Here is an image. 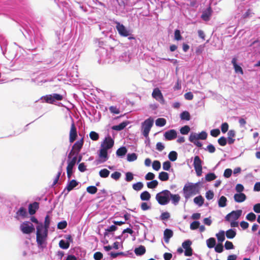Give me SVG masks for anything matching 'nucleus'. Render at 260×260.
Listing matches in <instances>:
<instances>
[{
  "instance_id": "18",
  "label": "nucleus",
  "mask_w": 260,
  "mask_h": 260,
  "mask_svg": "<svg viewBox=\"0 0 260 260\" xmlns=\"http://www.w3.org/2000/svg\"><path fill=\"white\" fill-rule=\"evenodd\" d=\"M237 57L236 56H234L232 59L231 63L233 66L235 73L240 74L242 75L244 74L243 70L241 65L237 63Z\"/></svg>"
},
{
  "instance_id": "2",
  "label": "nucleus",
  "mask_w": 260,
  "mask_h": 260,
  "mask_svg": "<svg viewBox=\"0 0 260 260\" xmlns=\"http://www.w3.org/2000/svg\"><path fill=\"white\" fill-rule=\"evenodd\" d=\"M8 42L6 40L0 41V47L3 54L9 60L16 63L19 59L21 60V55L16 51L15 48H10L7 51Z\"/></svg>"
},
{
  "instance_id": "48",
  "label": "nucleus",
  "mask_w": 260,
  "mask_h": 260,
  "mask_svg": "<svg viewBox=\"0 0 260 260\" xmlns=\"http://www.w3.org/2000/svg\"><path fill=\"white\" fill-rule=\"evenodd\" d=\"M51 221V217L47 214L45 217L44 223L42 222V224L43 226L49 229Z\"/></svg>"
},
{
  "instance_id": "26",
  "label": "nucleus",
  "mask_w": 260,
  "mask_h": 260,
  "mask_svg": "<svg viewBox=\"0 0 260 260\" xmlns=\"http://www.w3.org/2000/svg\"><path fill=\"white\" fill-rule=\"evenodd\" d=\"M129 123L130 122L129 121L124 120L118 124L113 125L111 127V129L112 130L116 131L118 132L121 131L124 129L128 125V124H129Z\"/></svg>"
},
{
  "instance_id": "28",
  "label": "nucleus",
  "mask_w": 260,
  "mask_h": 260,
  "mask_svg": "<svg viewBox=\"0 0 260 260\" xmlns=\"http://www.w3.org/2000/svg\"><path fill=\"white\" fill-rule=\"evenodd\" d=\"M173 236V231L170 229H166L164 232V239L166 243H169L170 239Z\"/></svg>"
},
{
  "instance_id": "22",
  "label": "nucleus",
  "mask_w": 260,
  "mask_h": 260,
  "mask_svg": "<svg viewBox=\"0 0 260 260\" xmlns=\"http://www.w3.org/2000/svg\"><path fill=\"white\" fill-rule=\"evenodd\" d=\"M29 213L27 210L24 207H21L16 212L15 217L18 219L19 217L23 219L28 217Z\"/></svg>"
},
{
  "instance_id": "38",
  "label": "nucleus",
  "mask_w": 260,
  "mask_h": 260,
  "mask_svg": "<svg viewBox=\"0 0 260 260\" xmlns=\"http://www.w3.org/2000/svg\"><path fill=\"white\" fill-rule=\"evenodd\" d=\"M180 118L182 120L189 121L191 119V116L188 111L185 110L180 114Z\"/></svg>"
},
{
  "instance_id": "58",
  "label": "nucleus",
  "mask_w": 260,
  "mask_h": 260,
  "mask_svg": "<svg viewBox=\"0 0 260 260\" xmlns=\"http://www.w3.org/2000/svg\"><path fill=\"white\" fill-rule=\"evenodd\" d=\"M170 218V214L168 211L161 213L159 219L162 221H167Z\"/></svg>"
},
{
  "instance_id": "29",
  "label": "nucleus",
  "mask_w": 260,
  "mask_h": 260,
  "mask_svg": "<svg viewBox=\"0 0 260 260\" xmlns=\"http://www.w3.org/2000/svg\"><path fill=\"white\" fill-rule=\"evenodd\" d=\"M246 199L247 197L244 193H236L234 195V201L237 203L243 202Z\"/></svg>"
},
{
  "instance_id": "21",
  "label": "nucleus",
  "mask_w": 260,
  "mask_h": 260,
  "mask_svg": "<svg viewBox=\"0 0 260 260\" xmlns=\"http://www.w3.org/2000/svg\"><path fill=\"white\" fill-rule=\"evenodd\" d=\"M208 134L206 131H203L199 134H197L196 133L191 132L190 134V139H201L202 140H205L207 138Z\"/></svg>"
},
{
  "instance_id": "44",
  "label": "nucleus",
  "mask_w": 260,
  "mask_h": 260,
  "mask_svg": "<svg viewBox=\"0 0 260 260\" xmlns=\"http://www.w3.org/2000/svg\"><path fill=\"white\" fill-rule=\"evenodd\" d=\"M158 178L161 181H166L169 179V174L166 172L162 171L159 173Z\"/></svg>"
},
{
  "instance_id": "40",
  "label": "nucleus",
  "mask_w": 260,
  "mask_h": 260,
  "mask_svg": "<svg viewBox=\"0 0 260 260\" xmlns=\"http://www.w3.org/2000/svg\"><path fill=\"white\" fill-rule=\"evenodd\" d=\"M162 95H163L162 93L159 88H155L153 89V92L152 93V96L153 99L157 100L160 97H161Z\"/></svg>"
},
{
  "instance_id": "31",
  "label": "nucleus",
  "mask_w": 260,
  "mask_h": 260,
  "mask_svg": "<svg viewBox=\"0 0 260 260\" xmlns=\"http://www.w3.org/2000/svg\"><path fill=\"white\" fill-rule=\"evenodd\" d=\"M180 196L178 194H173L170 192L169 196V202L171 201L172 203L174 205H177L180 200Z\"/></svg>"
},
{
  "instance_id": "63",
  "label": "nucleus",
  "mask_w": 260,
  "mask_h": 260,
  "mask_svg": "<svg viewBox=\"0 0 260 260\" xmlns=\"http://www.w3.org/2000/svg\"><path fill=\"white\" fill-rule=\"evenodd\" d=\"M89 137L92 141H95L99 139L100 136L99 133L94 131H91L89 133Z\"/></svg>"
},
{
  "instance_id": "23",
  "label": "nucleus",
  "mask_w": 260,
  "mask_h": 260,
  "mask_svg": "<svg viewBox=\"0 0 260 260\" xmlns=\"http://www.w3.org/2000/svg\"><path fill=\"white\" fill-rule=\"evenodd\" d=\"M48 237H36V242L39 248L43 249L46 247Z\"/></svg>"
},
{
  "instance_id": "36",
  "label": "nucleus",
  "mask_w": 260,
  "mask_h": 260,
  "mask_svg": "<svg viewBox=\"0 0 260 260\" xmlns=\"http://www.w3.org/2000/svg\"><path fill=\"white\" fill-rule=\"evenodd\" d=\"M204 201L205 199L201 195L196 197L193 199L194 203L198 205L199 207L202 206L204 203Z\"/></svg>"
},
{
  "instance_id": "64",
  "label": "nucleus",
  "mask_w": 260,
  "mask_h": 260,
  "mask_svg": "<svg viewBox=\"0 0 260 260\" xmlns=\"http://www.w3.org/2000/svg\"><path fill=\"white\" fill-rule=\"evenodd\" d=\"M217 142L218 144L221 146H224L227 144L226 137L224 136H221L218 140Z\"/></svg>"
},
{
  "instance_id": "35",
  "label": "nucleus",
  "mask_w": 260,
  "mask_h": 260,
  "mask_svg": "<svg viewBox=\"0 0 260 260\" xmlns=\"http://www.w3.org/2000/svg\"><path fill=\"white\" fill-rule=\"evenodd\" d=\"M228 200L224 196L220 197L217 200V203L219 207L224 208L227 206Z\"/></svg>"
},
{
  "instance_id": "24",
  "label": "nucleus",
  "mask_w": 260,
  "mask_h": 260,
  "mask_svg": "<svg viewBox=\"0 0 260 260\" xmlns=\"http://www.w3.org/2000/svg\"><path fill=\"white\" fill-rule=\"evenodd\" d=\"M39 209V203L37 202H34L28 205V212L29 215H33Z\"/></svg>"
},
{
  "instance_id": "42",
  "label": "nucleus",
  "mask_w": 260,
  "mask_h": 260,
  "mask_svg": "<svg viewBox=\"0 0 260 260\" xmlns=\"http://www.w3.org/2000/svg\"><path fill=\"white\" fill-rule=\"evenodd\" d=\"M206 244L207 247L211 249L214 248L216 245V239L215 238L211 237L206 240Z\"/></svg>"
},
{
  "instance_id": "4",
  "label": "nucleus",
  "mask_w": 260,
  "mask_h": 260,
  "mask_svg": "<svg viewBox=\"0 0 260 260\" xmlns=\"http://www.w3.org/2000/svg\"><path fill=\"white\" fill-rule=\"evenodd\" d=\"M30 42L31 46L28 47L27 49L34 51L38 48H41V49H43V47L45 45L46 41L40 32L36 31L34 32L33 39H30Z\"/></svg>"
},
{
  "instance_id": "11",
  "label": "nucleus",
  "mask_w": 260,
  "mask_h": 260,
  "mask_svg": "<svg viewBox=\"0 0 260 260\" xmlns=\"http://www.w3.org/2000/svg\"><path fill=\"white\" fill-rule=\"evenodd\" d=\"M108 150V149L104 147L103 145H101L100 148L98 152L99 157V161L100 163L105 162L109 159V155Z\"/></svg>"
},
{
  "instance_id": "55",
  "label": "nucleus",
  "mask_w": 260,
  "mask_h": 260,
  "mask_svg": "<svg viewBox=\"0 0 260 260\" xmlns=\"http://www.w3.org/2000/svg\"><path fill=\"white\" fill-rule=\"evenodd\" d=\"M190 131V128L189 125H185L180 128V133L182 135H187Z\"/></svg>"
},
{
  "instance_id": "37",
  "label": "nucleus",
  "mask_w": 260,
  "mask_h": 260,
  "mask_svg": "<svg viewBox=\"0 0 260 260\" xmlns=\"http://www.w3.org/2000/svg\"><path fill=\"white\" fill-rule=\"evenodd\" d=\"M203 161L201 159L198 155H196L194 157L193 166L194 168H202Z\"/></svg>"
},
{
  "instance_id": "7",
  "label": "nucleus",
  "mask_w": 260,
  "mask_h": 260,
  "mask_svg": "<svg viewBox=\"0 0 260 260\" xmlns=\"http://www.w3.org/2000/svg\"><path fill=\"white\" fill-rule=\"evenodd\" d=\"M72 150L71 151L70 153L68 156V166L67 167V173L68 178L70 179L72 175H73L74 173V167L76 164V159L77 156H74L73 157L71 156Z\"/></svg>"
},
{
  "instance_id": "6",
  "label": "nucleus",
  "mask_w": 260,
  "mask_h": 260,
  "mask_svg": "<svg viewBox=\"0 0 260 260\" xmlns=\"http://www.w3.org/2000/svg\"><path fill=\"white\" fill-rule=\"evenodd\" d=\"M183 193L186 201L191 196L200 193L196 187L192 185L191 182H188L184 185L183 188Z\"/></svg>"
},
{
  "instance_id": "49",
  "label": "nucleus",
  "mask_w": 260,
  "mask_h": 260,
  "mask_svg": "<svg viewBox=\"0 0 260 260\" xmlns=\"http://www.w3.org/2000/svg\"><path fill=\"white\" fill-rule=\"evenodd\" d=\"M178 157V153L176 151H171L168 154V158L171 161H175Z\"/></svg>"
},
{
  "instance_id": "43",
  "label": "nucleus",
  "mask_w": 260,
  "mask_h": 260,
  "mask_svg": "<svg viewBox=\"0 0 260 260\" xmlns=\"http://www.w3.org/2000/svg\"><path fill=\"white\" fill-rule=\"evenodd\" d=\"M109 255L110 256L111 259H113L117 257V256L119 255H121L123 256H127V254L124 252H114L111 251L109 253Z\"/></svg>"
},
{
  "instance_id": "62",
  "label": "nucleus",
  "mask_w": 260,
  "mask_h": 260,
  "mask_svg": "<svg viewBox=\"0 0 260 260\" xmlns=\"http://www.w3.org/2000/svg\"><path fill=\"white\" fill-rule=\"evenodd\" d=\"M68 223L66 220H63L59 221L57 225V228L59 230H63L67 227Z\"/></svg>"
},
{
  "instance_id": "13",
  "label": "nucleus",
  "mask_w": 260,
  "mask_h": 260,
  "mask_svg": "<svg viewBox=\"0 0 260 260\" xmlns=\"http://www.w3.org/2000/svg\"><path fill=\"white\" fill-rule=\"evenodd\" d=\"M242 214V211L241 209L233 210L225 216V220L227 221L237 220L241 217Z\"/></svg>"
},
{
  "instance_id": "14",
  "label": "nucleus",
  "mask_w": 260,
  "mask_h": 260,
  "mask_svg": "<svg viewBox=\"0 0 260 260\" xmlns=\"http://www.w3.org/2000/svg\"><path fill=\"white\" fill-rule=\"evenodd\" d=\"M36 237H48L49 229L43 226L42 222L36 226Z\"/></svg>"
},
{
  "instance_id": "3",
  "label": "nucleus",
  "mask_w": 260,
  "mask_h": 260,
  "mask_svg": "<svg viewBox=\"0 0 260 260\" xmlns=\"http://www.w3.org/2000/svg\"><path fill=\"white\" fill-rule=\"evenodd\" d=\"M109 46L110 51H108V49L101 46H100L99 48L96 50V54L99 57L98 62L100 64L109 62V61L108 60L111 58L114 49V47L112 46V45H110Z\"/></svg>"
},
{
  "instance_id": "16",
  "label": "nucleus",
  "mask_w": 260,
  "mask_h": 260,
  "mask_svg": "<svg viewBox=\"0 0 260 260\" xmlns=\"http://www.w3.org/2000/svg\"><path fill=\"white\" fill-rule=\"evenodd\" d=\"M79 184V182L75 179H72L71 180H69L67 182V186L64 189L63 192H65L66 190L67 191V193H65V195H67L70 191L74 189L75 187H76Z\"/></svg>"
},
{
  "instance_id": "47",
  "label": "nucleus",
  "mask_w": 260,
  "mask_h": 260,
  "mask_svg": "<svg viewBox=\"0 0 260 260\" xmlns=\"http://www.w3.org/2000/svg\"><path fill=\"white\" fill-rule=\"evenodd\" d=\"M138 154L136 153H128L126 155V160L128 162H132L137 160Z\"/></svg>"
},
{
  "instance_id": "15",
  "label": "nucleus",
  "mask_w": 260,
  "mask_h": 260,
  "mask_svg": "<svg viewBox=\"0 0 260 260\" xmlns=\"http://www.w3.org/2000/svg\"><path fill=\"white\" fill-rule=\"evenodd\" d=\"M177 137V132L174 129H171L164 133V139L169 141L175 139Z\"/></svg>"
},
{
  "instance_id": "61",
  "label": "nucleus",
  "mask_w": 260,
  "mask_h": 260,
  "mask_svg": "<svg viewBox=\"0 0 260 260\" xmlns=\"http://www.w3.org/2000/svg\"><path fill=\"white\" fill-rule=\"evenodd\" d=\"M86 191L91 194H94L97 192L98 188L96 186L91 185L87 187Z\"/></svg>"
},
{
  "instance_id": "10",
  "label": "nucleus",
  "mask_w": 260,
  "mask_h": 260,
  "mask_svg": "<svg viewBox=\"0 0 260 260\" xmlns=\"http://www.w3.org/2000/svg\"><path fill=\"white\" fill-rule=\"evenodd\" d=\"M20 229L24 234L29 235L35 231L34 225L29 221L23 222L20 224Z\"/></svg>"
},
{
  "instance_id": "9",
  "label": "nucleus",
  "mask_w": 260,
  "mask_h": 260,
  "mask_svg": "<svg viewBox=\"0 0 260 260\" xmlns=\"http://www.w3.org/2000/svg\"><path fill=\"white\" fill-rule=\"evenodd\" d=\"M154 123V119L151 117L145 119L141 124V132L144 137L149 135Z\"/></svg>"
},
{
  "instance_id": "51",
  "label": "nucleus",
  "mask_w": 260,
  "mask_h": 260,
  "mask_svg": "<svg viewBox=\"0 0 260 260\" xmlns=\"http://www.w3.org/2000/svg\"><path fill=\"white\" fill-rule=\"evenodd\" d=\"M143 187H144V184L142 182H141V181L135 183L132 185V187H133V189H134L135 190L137 191H140L141 189H142Z\"/></svg>"
},
{
  "instance_id": "54",
  "label": "nucleus",
  "mask_w": 260,
  "mask_h": 260,
  "mask_svg": "<svg viewBox=\"0 0 260 260\" xmlns=\"http://www.w3.org/2000/svg\"><path fill=\"white\" fill-rule=\"evenodd\" d=\"M158 185V182L156 180H153L151 181L147 182V186L150 189H154Z\"/></svg>"
},
{
  "instance_id": "25",
  "label": "nucleus",
  "mask_w": 260,
  "mask_h": 260,
  "mask_svg": "<svg viewBox=\"0 0 260 260\" xmlns=\"http://www.w3.org/2000/svg\"><path fill=\"white\" fill-rule=\"evenodd\" d=\"M71 250L78 257L83 258L86 255L85 250L80 247H75L71 249Z\"/></svg>"
},
{
  "instance_id": "34",
  "label": "nucleus",
  "mask_w": 260,
  "mask_h": 260,
  "mask_svg": "<svg viewBox=\"0 0 260 260\" xmlns=\"http://www.w3.org/2000/svg\"><path fill=\"white\" fill-rule=\"evenodd\" d=\"M225 234L228 239H232L236 236L237 231L234 228L230 229L225 232Z\"/></svg>"
},
{
  "instance_id": "50",
  "label": "nucleus",
  "mask_w": 260,
  "mask_h": 260,
  "mask_svg": "<svg viewBox=\"0 0 260 260\" xmlns=\"http://www.w3.org/2000/svg\"><path fill=\"white\" fill-rule=\"evenodd\" d=\"M59 247L62 249H68L70 245L69 243H68V242H66V240L62 239L60 240L58 243Z\"/></svg>"
},
{
  "instance_id": "46",
  "label": "nucleus",
  "mask_w": 260,
  "mask_h": 260,
  "mask_svg": "<svg viewBox=\"0 0 260 260\" xmlns=\"http://www.w3.org/2000/svg\"><path fill=\"white\" fill-rule=\"evenodd\" d=\"M110 174V171L107 169H101L99 172V176L103 178H106L109 177Z\"/></svg>"
},
{
  "instance_id": "53",
  "label": "nucleus",
  "mask_w": 260,
  "mask_h": 260,
  "mask_svg": "<svg viewBox=\"0 0 260 260\" xmlns=\"http://www.w3.org/2000/svg\"><path fill=\"white\" fill-rule=\"evenodd\" d=\"M171 163L169 160H166L162 163V169L166 171H170L171 170L173 171V169H171Z\"/></svg>"
},
{
  "instance_id": "57",
  "label": "nucleus",
  "mask_w": 260,
  "mask_h": 260,
  "mask_svg": "<svg viewBox=\"0 0 260 260\" xmlns=\"http://www.w3.org/2000/svg\"><path fill=\"white\" fill-rule=\"evenodd\" d=\"M256 215L253 212H251L246 216V219L250 222H253L256 220Z\"/></svg>"
},
{
  "instance_id": "39",
  "label": "nucleus",
  "mask_w": 260,
  "mask_h": 260,
  "mask_svg": "<svg viewBox=\"0 0 260 260\" xmlns=\"http://www.w3.org/2000/svg\"><path fill=\"white\" fill-rule=\"evenodd\" d=\"M150 198L151 194L148 191H143L140 194V199L142 201H149Z\"/></svg>"
},
{
  "instance_id": "59",
  "label": "nucleus",
  "mask_w": 260,
  "mask_h": 260,
  "mask_svg": "<svg viewBox=\"0 0 260 260\" xmlns=\"http://www.w3.org/2000/svg\"><path fill=\"white\" fill-rule=\"evenodd\" d=\"M191 244H192V241L190 240H189V239L185 240L182 243V247L183 248H184L185 250H186V249L189 248L190 247H191Z\"/></svg>"
},
{
  "instance_id": "19",
  "label": "nucleus",
  "mask_w": 260,
  "mask_h": 260,
  "mask_svg": "<svg viewBox=\"0 0 260 260\" xmlns=\"http://www.w3.org/2000/svg\"><path fill=\"white\" fill-rule=\"evenodd\" d=\"M101 145H103L104 147L108 149H111L114 145V139H112L111 137L108 134L107 136L105 137Z\"/></svg>"
},
{
  "instance_id": "20",
  "label": "nucleus",
  "mask_w": 260,
  "mask_h": 260,
  "mask_svg": "<svg viewBox=\"0 0 260 260\" xmlns=\"http://www.w3.org/2000/svg\"><path fill=\"white\" fill-rule=\"evenodd\" d=\"M72 123L71 124V129L70 132L69 140L70 143L73 142L76 138L77 137V131L75 126L74 120L71 118Z\"/></svg>"
},
{
  "instance_id": "8",
  "label": "nucleus",
  "mask_w": 260,
  "mask_h": 260,
  "mask_svg": "<svg viewBox=\"0 0 260 260\" xmlns=\"http://www.w3.org/2000/svg\"><path fill=\"white\" fill-rule=\"evenodd\" d=\"M63 98V95L54 93L42 96L40 99L43 100V102L53 104H55L56 102L62 101Z\"/></svg>"
},
{
  "instance_id": "41",
  "label": "nucleus",
  "mask_w": 260,
  "mask_h": 260,
  "mask_svg": "<svg viewBox=\"0 0 260 260\" xmlns=\"http://www.w3.org/2000/svg\"><path fill=\"white\" fill-rule=\"evenodd\" d=\"M225 232L223 230H220L218 233L216 234V237L217 239L218 242L222 243L225 240Z\"/></svg>"
},
{
  "instance_id": "52",
  "label": "nucleus",
  "mask_w": 260,
  "mask_h": 260,
  "mask_svg": "<svg viewBox=\"0 0 260 260\" xmlns=\"http://www.w3.org/2000/svg\"><path fill=\"white\" fill-rule=\"evenodd\" d=\"M166 119L164 118H158L155 120V125L158 127H162L166 124Z\"/></svg>"
},
{
  "instance_id": "33",
  "label": "nucleus",
  "mask_w": 260,
  "mask_h": 260,
  "mask_svg": "<svg viewBox=\"0 0 260 260\" xmlns=\"http://www.w3.org/2000/svg\"><path fill=\"white\" fill-rule=\"evenodd\" d=\"M83 139H81L80 140L77 141L74 144L73 148H74L76 152V155H78V153L81 151L83 145Z\"/></svg>"
},
{
  "instance_id": "17",
  "label": "nucleus",
  "mask_w": 260,
  "mask_h": 260,
  "mask_svg": "<svg viewBox=\"0 0 260 260\" xmlns=\"http://www.w3.org/2000/svg\"><path fill=\"white\" fill-rule=\"evenodd\" d=\"M117 6L116 7V12L117 14L124 13L125 8L126 5V0H115Z\"/></svg>"
},
{
  "instance_id": "60",
  "label": "nucleus",
  "mask_w": 260,
  "mask_h": 260,
  "mask_svg": "<svg viewBox=\"0 0 260 260\" xmlns=\"http://www.w3.org/2000/svg\"><path fill=\"white\" fill-rule=\"evenodd\" d=\"M152 168L155 171H158L161 168L160 162L158 160H154L152 164Z\"/></svg>"
},
{
  "instance_id": "27",
  "label": "nucleus",
  "mask_w": 260,
  "mask_h": 260,
  "mask_svg": "<svg viewBox=\"0 0 260 260\" xmlns=\"http://www.w3.org/2000/svg\"><path fill=\"white\" fill-rule=\"evenodd\" d=\"M117 229L118 228L115 225L113 224L109 226L105 229L104 235L105 237H109L110 235H113L114 232H115Z\"/></svg>"
},
{
  "instance_id": "12",
  "label": "nucleus",
  "mask_w": 260,
  "mask_h": 260,
  "mask_svg": "<svg viewBox=\"0 0 260 260\" xmlns=\"http://www.w3.org/2000/svg\"><path fill=\"white\" fill-rule=\"evenodd\" d=\"M213 13L211 4L210 3L207 8L203 9L201 18L205 21H208L211 19Z\"/></svg>"
},
{
  "instance_id": "56",
  "label": "nucleus",
  "mask_w": 260,
  "mask_h": 260,
  "mask_svg": "<svg viewBox=\"0 0 260 260\" xmlns=\"http://www.w3.org/2000/svg\"><path fill=\"white\" fill-rule=\"evenodd\" d=\"M183 39L181 31L179 29H175L174 30V40L179 41Z\"/></svg>"
},
{
  "instance_id": "30",
  "label": "nucleus",
  "mask_w": 260,
  "mask_h": 260,
  "mask_svg": "<svg viewBox=\"0 0 260 260\" xmlns=\"http://www.w3.org/2000/svg\"><path fill=\"white\" fill-rule=\"evenodd\" d=\"M146 248L144 245H140L136 247L134 249L135 254L138 256H141L146 253Z\"/></svg>"
},
{
  "instance_id": "1",
  "label": "nucleus",
  "mask_w": 260,
  "mask_h": 260,
  "mask_svg": "<svg viewBox=\"0 0 260 260\" xmlns=\"http://www.w3.org/2000/svg\"><path fill=\"white\" fill-rule=\"evenodd\" d=\"M114 24H116L115 28L119 35L123 37H127L128 39L132 41L133 45H139L141 42L139 38H136L134 34H132V31L128 29L125 25L120 22L115 21Z\"/></svg>"
},
{
  "instance_id": "5",
  "label": "nucleus",
  "mask_w": 260,
  "mask_h": 260,
  "mask_svg": "<svg viewBox=\"0 0 260 260\" xmlns=\"http://www.w3.org/2000/svg\"><path fill=\"white\" fill-rule=\"evenodd\" d=\"M170 193V190H163L156 194L155 199L159 205H166L169 203Z\"/></svg>"
},
{
  "instance_id": "45",
  "label": "nucleus",
  "mask_w": 260,
  "mask_h": 260,
  "mask_svg": "<svg viewBox=\"0 0 260 260\" xmlns=\"http://www.w3.org/2000/svg\"><path fill=\"white\" fill-rule=\"evenodd\" d=\"M217 177V176L214 173L209 172L206 175L205 177V180L206 182H210L216 179Z\"/></svg>"
},
{
  "instance_id": "32",
  "label": "nucleus",
  "mask_w": 260,
  "mask_h": 260,
  "mask_svg": "<svg viewBox=\"0 0 260 260\" xmlns=\"http://www.w3.org/2000/svg\"><path fill=\"white\" fill-rule=\"evenodd\" d=\"M127 152V149L126 146H122L119 147L116 152V155L117 157L123 158Z\"/></svg>"
}]
</instances>
